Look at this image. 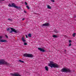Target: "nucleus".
I'll use <instances>...</instances> for the list:
<instances>
[{"instance_id":"nucleus-17","label":"nucleus","mask_w":76,"mask_h":76,"mask_svg":"<svg viewBox=\"0 0 76 76\" xmlns=\"http://www.w3.org/2000/svg\"><path fill=\"white\" fill-rule=\"evenodd\" d=\"M8 20H9L10 22H12V21L13 20L12 19L10 18H9L8 19Z\"/></svg>"},{"instance_id":"nucleus-10","label":"nucleus","mask_w":76,"mask_h":76,"mask_svg":"<svg viewBox=\"0 0 76 76\" xmlns=\"http://www.w3.org/2000/svg\"><path fill=\"white\" fill-rule=\"evenodd\" d=\"M45 69L46 70V71H48V68L47 66H46L45 67Z\"/></svg>"},{"instance_id":"nucleus-26","label":"nucleus","mask_w":76,"mask_h":76,"mask_svg":"<svg viewBox=\"0 0 76 76\" xmlns=\"http://www.w3.org/2000/svg\"><path fill=\"white\" fill-rule=\"evenodd\" d=\"M69 43H70L72 42V40H69Z\"/></svg>"},{"instance_id":"nucleus-11","label":"nucleus","mask_w":76,"mask_h":76,"mask_svg":"<svg viewBox=\"0 0 76 76\" xmlns=\"http://www.w3.org/2000/svg\"><path fill=\"white\" fill-rule=\"evenodd\" d=\"M53 31L54 32H55V33H58V31H57L56 29H55L53 30Z\"/></svg>"},{"instance_id":"nucleus-9","label":"nucleus","mask_w":76,"mask_h":76,"mask_svg":"<svg viewBox=\"0 0 76 76\" xmlns=\"http://www.w3.org/2000/svg\"><path fill=\"white\" fill-rule=\"evenodd\" d=\"M6 41H7V40H6L0 39V42H6Z\"/></svg>"},{"instance_id":"nucleus-30","label":"nucleus","mask_w":76,"mask_h":76,"mask_svg":"<svg viewBox=\"0 0 76 76\" xmlns=\"http://www.w3.org/2000/svg\"><path fill=\"white\" fill-rule=\"evenodd\" d=\"M25 20V18H23L22 19V20Z\"/></svg>"},{"instance_id":"nucleus-15","label":"nucleus","mask_w":76,"mask_h":76,"mask_svg":"<svg viewBox=\"0 0 76 76\" xmlns=\"http://www.w3.org/2000/svg\"><path fill=\"white\" fill-rule=\"evenodd\" d=\"M76 36V33H74L73 34H72V36L73 37H75V36Z\"/></svg>"},{"instance_id":"nucleus-5","label":"nucleus","mask_w":76,"mask_h":76,"mask_svg":"<svg viewBox=\"0 0 76 76\" xmlns=\"http://www.w3.org/2000/svg\"><path fill=\"white\" fill-rule=\"evenodd\" d=\"M10 29H11V31H10V33H12L13 32H14L16 33V34H18V32H19V31H18V30H16L15 29L13 28H11Z\"/></svg>"},{"instance_id":"nucleus-20","label":"nucleus","mask_w":76,"mask_h":76,"mask_svg":"<svg viewBox=\"0 0 76 76\" xmlns=\"http://www.w3.org/2000/svg\"><path fill=\"white\" fill-rule=\"evenodd\" d=\"M24 45H27V43H25V42L24 44Z\"/></svg>"},{"instance_id":"nucleus-21","label":"nucleus","mask_w":76,"mask_h":76,"mask_svg":"<svg viewBox=\"0 0 76 76\" xmlns=\"http://www.w3.org/2000/svg\"><path fill=\"white\" fill-rule=\"evenodd\" d=\"M10 28H8V29L7 30V31H10Z\"/></svg>"},{"instance_id":"nucleus-4","label":"nucleus","mask_w":76,"mask_h":76,"mask_svg":"<svg viewBox=\"0 0 76 76\" xmlns=\"http://www.w3.org/2000/svg\"><path fill=\"white\" fill-rule=\"evenodd\" d=\"M24 57H28L29 58H32L34 57V56L32 54L25 53L23 55Z\"/></svg>"},{"instance_id":"nucleus-3","label":"nucleus","mask_w":76,"mask_h":76,"mask_svg":"<svg viewBox=\"0 0 76 76\" xmlns=\"http://www.w3.org/2000/svg\"><path fill=\"white\" fill-rule=\"evenodd\" d=\"M61 72L65 73H71V70L69 69L64 68L61 70Z\"/></svg>"},{"instance_id":"nucleus-13","label":"nucleus","mask_w":76,"mask_h":76,"mask_svg":"<svg viewBox=\"0 0 76 76\" xmlns=\"http://www.w3.org/2000/svg\"><path fill=\"white\" fill-rule=\"evenodd\" d=\"M53 38H58V36H57V35H53Z\"/></svg>"},{"instance_id":"nucleus-31","label":"nucleus","mask_w":76,"mask_h":76,"mask_svg":"<svg viewBox=\"0 0 76 76\" xmlns=\"http://www.w3.org/2000/svg\"><path fill=\"white\" fill-rule=\"evenodd\" d=\"M76 18V16H75L74 17V18Z\"/></svg>"},{"instance_id":"nucleus-27","label":"nucleus","mask_w":76,"mask_h":76,"mask_svg":"<svg viewBox=\"0 0 76 76\" xmlns=\"http://www.w3.org/2000/svg\"><path fill=\"white\" fill-rule=\"evenodd\" d=\"M72 45V44L70 43L69 45V46H71Z\"/></svg>"},{"instance_id":"nucleus-32","label":"nucleus","mask_w":76,"mask_h":76,"mask_svg":"<svg viewBox=\"0 0 76 76\" xmlns=\"http://www.w3.org/2000/svg\"><path fill=\"white\" fill-rule=\"evenodd\" d=\"M2 1H4V0H1Z\"/></svg>"},{"instance_id":"nucleus-12","label":"nucleus","mask_w":76,"mask_h":76,"mask_svg":"<svg viewBox=\"0 0 76 76\" xmlns=\"http://www.w3.org/2000/svg\"><path fill=\"white\" fill-rule=\"evenodd\" d=\"M48 7L47 8L48 9H51V8L50 7V6L48 5L47 6Z\"/></svg>"},{"instance_id":"nucleus-25","label":"nucleus","mask_w":76,"mask_h":76,"mask_svg":"<svg viewBox=\"0 0 76 76\" xmlns=\"http://www.w3.org/2000/svg\"><path fill=\"white\" fill-rule=\"evenodd\" d=\"M5 36L7 38H8V36L7 35H6Z\"/></svg>"},{"instance_id":"nucleus-8","label":"nucleus","mask_w":76,"mask_h":76,"mask_svg":"<svg viewBox=\"0 0 76 76\" xmlns=\"http://www.w3.org/2000/svg\"><path fill=\"white\" fill-rule=\"evenodd\" d=\"M49 26V23H48L43 24L42 25V27H43V26Z\"/></svg>"},{"instance_id":"nucleus-6","label":"nucleus","mask_w":76,"mask_h":76,"mask_svg":"<svg viewBox=\"0 0 76 76\" xmlns=\"http://www.w3.org/2000/svg\"><path fill=\"white\" fill-rule=\"evenodd\" d=\"M10 75L12 76H22L18 72H15L14 74L11 73Z\"/></svg>"},{"instance_id":"nucleus-24","label":"nucleus","mask_w":76,"mask_h":76,"mask_svg":"<svg viewBox=\"0 0 76 76\" xmlns=\"http://www.w3.org/2000/svg\"><path fill=\"white\" fill-rule=\"evenodd\" d=\"M3 37L0 36V39H2Z\"/></svg>"},{"instance_id":"nucleus-23","label":"nucleus","mask_w":76,"mask_h":76,"mask_svg":"<svg viewBox=\"0 0 76 76\" xmlns=\"http://www.w3.org/2000/svg\"><path fill=\"white\" fill-rule=\"evenodd\" d=\"M25 4L26 5H28V3L26 2H25Z\"/></svg>"},{"instance_id":"nucleus-29","label":"nucleus","mask_w":76,"mask_h":76,"mask_svg":"<svg viewBox=\"0 0 76 76\" xmlns=\"http://www.w3.org/2000/svg\"><path fill=\"white\" fill-rule=\"evenodd\" d=\"M25 36H26V38H28V36H27V35L26 34Z\"/></svg>"},{"instance_id":"nucleus-14","label":"nucleus","mask_w":76,"mask_h":76,"mask_svg":"<svg viewBox=\"0 0 76 76\" xmlns=\"http://www.w3.org/2000/svg\"><path fill=\"white\" fill-rule=\"evenodd\" d=\"M18 61L20 62V63H24V61H21V60H19Z\"/></svg>"},{"instance_id":"nucleus-2","label":"nucleus","mask_w":76,"mask_h":76,"mask_svg":"<svg viewBox=\"0 0 76 76\" xmlns=\"http://www.w3.org/2000/svg\"><path fill=\"white\" fill-rule=\"evenodd\" d=\"M8 6L9 7H14L15 8H16L17 9H21L20 7H18V6H16L14 3H12V5H11L10 4H9Z\"/></svg>"},{"instance_id":"nucleus-18","label":"nucleus","mask_w":76,"mask_h":76,"mask_svg":"<svg viewBox=\"0 0 76 76\" xmlns=\"http://www.w3.org/2000/svg\"><path fill=\"white\" fill-rule=\"evenodd\" d=\"M26 7L27 8V9H30L29 7V6H28V5H27L26 6Z\"/></svg>"},{"instance_id":"nucleus-33","label":"nucleus","mask_w":76,"mask_h":76,"mask_svg":"<svg viewBox=\"0 0 76 76\" xmlns=\"http://www.w3.org/2000/svg\"><path fill=\"white\" fill-rule=\"evenodd\" d=\"M65 51H66V50H65Z\"/></svg>"},{"instance_id":"nucleus-1","label":"nucleus","mask_w":76,"mask_h":76,"mask_svg":"<svg viewBox=\"0 0 76 76\" xmlns=\"http://www.w3.org/2000/svg\"><path fill=\"white\" fill-rule=\"evenodd\" d=\"M49 66L51 67L52 68H58L60 67V66L57 64H54V62L50 61V63L48 64Z\"/></svg>"},{"instance_id":"nucleus-7","label":"nucleus","mask_w":76,"mask_h":76,"mask_svg":"<svg viewBox=\"0 0 76 76\" xmlns=\"http://www.w3.org/2000/svg\"><path fill=\"white\" fill-rule=\"evenodd\" d=\"M38 50L40 51H41V52H43V53H45V50L40 48H38Z\"/></svg>"},{"instance_id":"nucleus-16","label":"nucleus","mask_w":76,"mask_h":76,"mask_svg":"<svg viewBox=\"0 0 76 76\" xmlns=\"http://www.w3.org/2000/svg\"><path fill=\"white\" fill-rule=\"evenodd\" d=\"M28 37H30V38H31V34H28Z\"/></svg>"},{"instance_id":"nucleus-19","label":"nucleus","mask_w":76,"mask_h":76,"mask_svg":"<svg viewBox=\"0 0 76 76\" xmlns=\"http://www.w3.org/2000/svg\"><path fill=\"white\" fill-rule=\"evenodd\" d=\"M24 39H25V38H24V37H22V38L21 39V40H22L23 41V40H24Z\"/></svg>"},{"instance_id":"nucleus-22","label":"nucleus","mask_w":76,"mask_h":76,"mask_svg":"<svg viewBox=\"0 0 76 76\" xmlns=\"http://www.w3.org/2000/svg\"><path fill=\"white\" fill-rule=\"evenodd\" d=\"M23 41V42H25V41H26V40L25 39H24Z\"/></svg>"},{"instance_id":"nucleus-28","label":"nucleus","mask_w":76,"mask_h":76,"mask_svg":"<svg viewBox=\"0 0 76 76\" xmlns=\"http://www.w3.org/2000/svg\"><path fill=\"white\" fill-rule=\"evenodd\" d=\"M24 13H26V11L25 10L24 11Z\"/></svg>"}]
</instances>
